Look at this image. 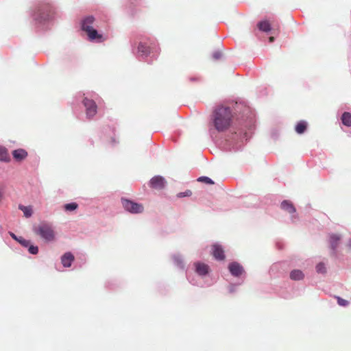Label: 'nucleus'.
<instances>
[{
  "label": "nucleus",
  "instance_id": "nucleus-1",
  "mask_svg": "<svg viewBox=\"0 0 351 351\" xmlns=\"http://www.w3.org/2000/svg\"><path fill=\"white\" fill-rule=\"evenodd\" d=\"M232 117V112L229 107L225 106L217 107L213 113L215 128L219 132L226 130L231 125Z\"/></svg>",
  "mask_w": 351,
  "mask_h": 351
},
{
  "label": "nucleus",
  "instance_id": "nucleus-2",
  "mask_svg": "<svg viewBox=\"0 0 351 351\" xmlns=\"http://www.w3.org/2000/svg\"><path fill=\"white\" fill-rule=\"evenodd\" d=\"M34 232L47 241H52L55 239V232L51 224L42 222L34 228Z\"/></svg>",
  "mask_w": 351,
  "mask_h": 351
},
{
  "label": "nucleus",
  "instance_id": "nucleus-3",
  "mask_svg": "<svg viewBox=\"0 0 351 351\" xmlns=\"http://www.w3.org/2000/svg\"><path fill=\"white\" fill-rule=\"evenodd\" d=\"M121 203L124 209L133 214L141 213L144 210L143 205L133 201L122 198Z\"/></svg>",
  "mask_w": 351,
  "mask_h": 351
},
{
  "label": "nucleus",
  "instance_id": "nucleus-4",
  "mask_svg": "<svg viewBox=\"0 0 351 351\" xmlns=\"http://www.w3.org/2000/svg\"><path fill=\"white\" fill-rule=\"evenodd\" d=\"M83 103L86 107V115L90 118L94 117L97 113V108L95 102L93 100L85 98Z\"/></svg>",
  "mask_w": 351,
  "mask_h": 351
},
{
  "label": "nucleus",
  "instance_id": "nucleus-5",
  "mask_svg": "<svg viewBox=\"0 0 351 351\" xmlns=\"http://www.w3.org/2000/svg\"><path fill=\"white\" fill-rule=\"evenodd\" d=\"M166 184V181L164 178L160 176H156L152 178L149 182L150 187L155 189H162Z\"/></svg>",
  "mask_w": 351,
  "mask_h": 351
},
{
  "label": "nucleus",
  "instance_id": "nucleus-6",
  "mask_svg": "<svg viewBox=\"0 0 351 351\" xmlns=\"http://www.w3.org/2000/svg\"><path fill=\"white\" fill-rule=\"evenodd\" d=\"M85 32L88 35V39L91 41L96 40L97 42L101 43L106 40V39L103 36L102 34H99L98 32L93 27L88 29Z\"/></svg>",
  "mask_w": 351,
  "mask_h": 351
},
{
  "label": "nucleus",
  "instance_id": "nucleus-7",
  "mask_svg": "<svg viewBox=\"0 0 351 351\" xmlns=\"http://www.w3.org/2000/svg\"><path fill=\"white\" fill-rule=\"evenodd\" d=\"M328 237L330 247L333 252L335 253V251L340 243L341 237L337 234H330Z\"/></svg>",
  "mask_w": 351,
  "mask_h": 351
},
{
  "label": "nucleus",
  "instance_id": "nucleus-8",
  "mask_svg": "<svg viewBox=\"0 0 351 351\" xmlns=\"http://www.w3.org/2000/svg\"><path fill=\"white\" fill-rule=\"evenodd\" d=\"M213 255L215 259L218 261H223L225 259L224 250L219 245L215 244L212 247Z\"/></svg>",
  "mask_w": 351,
  "mask_h": 351
},
{
  "label": "nucleus",
  "instance_id": "nucleus-9",
  "mask_svg": "<svg viewBox=\"0 0 351 351\" xmlns=\"http://www.w3.org/2000/svg\"><path fill=\"white\" fill-rule=\"evenodd\" d=\"M228 269L232 275L234 276H240L243 272V267L238 263H232L229 265Z\"/></svg>",
  "mask_w": 351,
  "mask_h": 351
},
{
  "label": "nucleus",
  "instance_id": "nucleus-10",
  "mask_svg": "<svg viewBox=\"0 0 351 351\" xmlns=\"http://www.w3.org/2000/svg\"><path fill=\"white\" fill-rule=\"evenodd\" d=\"M196 272L200 276H205L208 273L209 267L202 263H195L194 264Z\"/></svg>",
  "mask_w": 351,
  "mask_h": 351
},
{
  "label": "nucleus",
  "instance_id": "nucleus-11",
  "mask_svg": "<svg viewBox=\"0 0 351 351\" xmlns=\"http://www.w3.org/2000/svg\"><path fill=\"white\" fill-rule=\"evenodd\" d=\"M74 261V256L71 252L65 253L61 258V262L64 267H69Z\"/></svg>",
  "mask_w": 351,
  "mask_h": 351
},
{
  "label": "nucleus",
  "instance_id": "nucleus-12",
  "mask_svg": "<svg viewBox=\"0 0 351 351\" xmlns=\"http://www.w3.org/2000/svg\"><path fill=\"white\" fill-rule=\"evenodd\" d=\"M12 155L15 160L21 161L27 156V152L23 149H18L13 151Z\"/></svg>",
  "mask_w": 351,
  "mask_h": 351
},
{
  "label": "nucleus",
  "instance_id": "nucleus-13",
  "mask_svg": "<svg viewBox=\"0 0 351 351\" xmlns=\"http://www.w3.org/2000/svg\"><path fill=\"white\" fill-rule=\"evenodd\" d=\"M95 21V18L92 16L86 17L82 23V29L83 31H86L88 29L93 27L92 25Z\"/></svg>",
  "mask_w": 351,
  "mask_h": 351
},
{
  "label": "nucleus",
  "instance_id": "nucleus-14",
  "mask_svg": "<svg viewBox=\"0 0 351 351\" xmlns=\"http://www.w3.org/2000/svg\"><path fill=\"white\" fill-rule=\"evenodd\" d=\"M281 208L289 213H293L295 212V208L293 204L288 200H284L281 203Z\"/></svg>",
  "mask_w": 351,
  "mask_h": 351
},
{
  "label": "nucleus",
  "instance_id": "nucleus-15",
  "mask_svg": "<svg viewBox=\"0 0 351 351\" xmlns=\"http://www.w3.org/2000/svg\"><path fill=\"white\" fill-rule=\"evenodd\" d=\"M138 53L141 56H147L150 53V47L142 43H140L138 46Z\"/></svg>",
  "mask_w": 351,
  "mask_h": 351
},
{
  "label": "nucleus",
  "instance_id": "nucleus-16",
  "mask_svg": "<svg viewBox=\"0 0 351 351\" xmlns=\"http://www.w3.org/2000/svg\"><path fill=\"white\" fill-rule=\"evenodd\" d=\"M304 277V274L301 270L295 269L293 270L290 273V278L293 280H300Z\"/></svg>",
  "mask_w": 351,
  "mask_h": 351
},
{
  "label": "nucleus",
  "instance_id": "nucleus-17",
  "mask_svg": "<svg viewBox=\"0 0 351 351\" xmlns=\"http://www.w3.org/2000/svg\"><path fill=\"white\" fill-rule=\"evenodd\" d=\"M0 160L3 162H9L10 160L7 149L2 146H0Z\"/></svg>",
  "mask_w": 351,
  "mask_h": 351
},
{
  "label": "nucleus",
  "instance_id": "nucleus-18",
  "mask_svg": "<svg viewBox=\"0 0 351 351\" xmlns=\"http://www.w3.org/2000/svg\"><path fill=\"white\" fill-rule=\"evenodd\" d=\"M257 26L261 31L265 32H267L271 30V25L268 21H261L258 23Z\"/></svg>",
  "mask_w": 351,
  "mask_h": 351
},
{
  "label": "nucleus",
  "instance_id": "nucleus-19",
  "mask_svg": "<svg viewBox=\"0 0 351 351\" xmlns=\"http://www.w3.org/2000/svg\"><path fill=\"white\" fill-rule=\"evenodd\" d=\"M342 123L348 127L351 126V114L350 112H344L341 116Z\"/></svg>",
  "mask_w": 351,
  "mask_h": 351
},
{
  "label": "nucleus",
  "instance_id": "nucleus-20",
  "mask_svg": "<svg viewBox=\"0 0 351 351\" xmlns=\"http://www.w3.org/2000/svg\"><path fill=\"white\" fill-rule=\"evenodd\" d=\"M307 124L304 121H300L295 126V131L298 134H302L305 132Z\"/></svg>",
  "mask_w": 351,
  "mask_h": 351
},
{
  "label": "nucleus",
  "instance_id": "nucleus-21",
  "mask_svg": "<svg viewBox=\"0 0 351 351\" xmlns=\"http://www.w3.org/2000/svg\"><path fill=\"white\" fill-rule=\"evenodd\" d=\"M19 208L23 212L26 217H29L32 215V209L30 206H19Z\"/></svg>",
  "mask_w": 351,
  "mask_h": 351
},
{
  "label": "nucleus",
  "instance_id": "nucleus-22",
  "mask_svg": "<svg viewBox=\"0 0 351 351\" xmlns=\"http://www.w3.org/2000/svg\"><path fill=\"white\" fill-rule=\"evenodd\" d=\"M77 207H78V205L75 202L66 204L64 206V210L66 211H73V210H75V209L77 208Z\"/></svg>",
  "mask_w": 351,
  "mask_h": 351
},
{
  "label": "nucleus",
  "instance_id": "nucleus-23",
  "mask_svg": "<svg viewBox=\"0 0 351 351\" xmlns=\"http://www.w3.org/2000/svg\"><path fill=\"white\" fill-rule=\"evenodd\" d=\"M316 269L318 273L324 274L326 271V267L324 266V264L322 263H319L316 266Z\"/></svg>",
  "mask_w": 351,
  "mask_h": 351
},
{
  "label": "nucleus",
  "instance_id": "nucleus-24",
  "mask_svg": "<svg viewBox=\"0 0 351 351\" xmlns=\"http://www.w3.org/2000/svg\"><path fill=\"white\" fill-rule=\"evenodd\" d=\"M337 303L339 306H348L349 304L348 301H347L344 299H342L339 297H337Z\"/></svg>",
  "mask_w": 351,
  "mask_h": 351
},
{
  "label": "nucleus",
  "instance_id": "nucleus-25",
  "mask_svg": "<svg viewBox=\"0 0 351 351\" xmlns=\"http://www.w3.org/2000/svg\"><path fill=\"white\" fill-rule=\"evenodd\" d=\"M199 181H202V182H204L206 184H214V182L210 179L208 177H200L199 179H198Z\"/></svg>",
  "mask_w": 351,
  "mask_h": 351
},
{
  "label": "nucleus",
  "instance_id": "nucleus-26",
  "mask_svg": "<svg viewBox=\"0 0 351 351\" xmlns=\"http://www.w3.org/2000/svg\"><path fill=\"white\" fill-rule=\"evenodd\" d=\"M192 194V192L190 191V190H186V191L184 192H182V193H179L178 195H177V197H189V196H191Z\"/></svg>",
  "mask_w": 351,
  "mask_h": 351
},
{
  "label": "nucleus",
  "instance_id": "nucleus-27",
  "mask_svg": "<svg viewBox=\"0 0 351 351\" xmlns=\"http://www.w3.org/2000/svg\"><path fill=\"white\" fill-rule=\"evenodd\" d=\"M28 251L32 254H37L38 252V248L37 246L31 245L29 246Z\"/></svg>",
  "mask_w": 351,
  "mask_h": 351
},
{
  "label": "nucleus",
  "instance_id": "nucleus-28",
  "mask_svg": "<svg viewBox=\"0 0 351 351\" xmlns=\"http://www.w3.org/2000/svg\"><path fill=\"white\" fill-rule=\"evenodd\" d=\"M17 241L19 243H20L24 247H27L29 244V241L27 240H25L23 237H19V239Z\"/></svg>",
  "mask_w": 351,
  "mask_h": 351
},
{
  "label": "nucleus",
  "instance_id": "nucleus-29",
  "mask_svg": "<svg viewBox=\"0 0 351 351\" xmlns=\"http://www.w3.org/2000/svg\"><path fill=\"white\" fill-rule=\"evenodd\" d=\"M9 234L10 235V237L14 239L15 241H18L19 237H17L13 232H9Z\"/></svg>",
  "mask_w": 351,
  "mask_h": 351
},
{
  "label": "nucleus",
  "instance_id": "nucleus-30",
  "mask_svg": "<svg viewBox=\"0 0 351 351\" xmlns=\"http://www.w3.org/2000/svg\"><path fill=\"white\" fill-rule=\"evenodd\" d=\"M178 266L182 267V262L178 259H176Z\"/></svg>",
  "mask_w": 351,
  "mask_h": 351
},
{
  "label": "nucleus",
  "instance_id": "nucleus-31",
  "mask_svg": "<svg viewBox=\"0 0 351 351\" xmlns=\"http://www.w3.org/2000/svg\"><path fill=\"white\" fill-rule=\"evenodd\" d=\"M274 37H273V36H270V37L269 38V41L270 43L274 42Z\"/></svg>",
  "mask_w": 351,
  "mask_h": 351
},
{
  "label": "nucleus",
  "instance_id": "nucleus-32",
  "mask_svg": "<svg viewBox=\"0 0 351 351\" xmlns=\"http://www.w3.org/2000/svg\"><path fill=\"white\" fill-rule=\"evenodd\" d=\"M214 57H215L216 59H218V58H219V57H220V54H219V53H215V54L214 55Z\"/></svg>",
  "mask_w": 351,
  "mask_h": 351
},
{
  "label": "nucleus",
  "instance_id": "nucleus-33",
  "mask_svg": "<svg viewBox=\"0 0 351 351\" xmlns=\"http://www.w3.org/2000/svg\"><path fill=\"white\" fill-rule=\"evenodd\" d=\"M348 245L349 246V247H351V239H350Z\"/></svg>",
  "mask_w": 351,
  "mask_h": 351
},
{
  "label": "nucleus",
  "instance_id": "nucleus-34",
  "mask_svg": "<svg viewBox=\"0 0 351 351\" xmlns=\"http://www.w3.org/2000/svg\"><path fill=\"white\" fill-rule=\"evenodd\" d=\"M41 19H42V20H46V19H47V18H46V17H41Z\"/></svg>",
  "mask_w": 351,
  "mask_h": 351
}]
</instances>
